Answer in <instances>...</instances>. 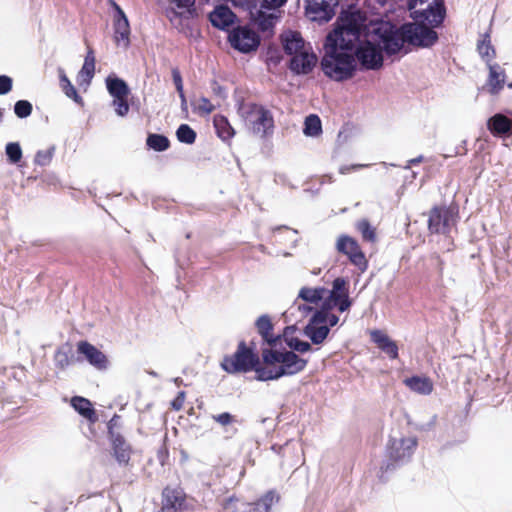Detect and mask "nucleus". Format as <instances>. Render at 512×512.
<instances>
[{
	"instance_id": "13d9d810",
	"label": "nucleus",
	"mask_w": 512,
	"mask_h": 512,
	"mask_svg": "<svg viewBox=\"0 0 512 512\" xmlns=\"http://www.w3.org/2000/svg\"><path fill=\"white\" fill-rule=\"evenodd\" d=\"M366 166L367 165H362V164H355V165H351V166L344 165L339 168V173L340 174H348L352 170H356V169L363 168Z\"/></svg>"
},
{
	"instance_id": "3c124183",
	"label": "nucleus",
	"mask_w": 512,
	"mask_h": 512,
	"mask_svg": "<svg viewBox=\"0 0 512 512\" xmlns=\"http://www.w3.org/2000/svg\"><path fill=\"white\" fill-rule=\"evenodd\" d=\"M293 307H297V309L301 313L302 317H306L310 313H314V311L316 310L312 306H310L309 303H306V302L302 303V304H298L297 301H295Z\"/></svg>"
},
{
	"instance_id": "c03bdc74",
	"label": "nucleus",
	"mask_w": 512,
	"mask_h": 512,
	"mask_svg": "<svg viewBox=\"0 0 512 512\" xmlns=\"http://www.w3.org/2000/svg\"><path fill=\"white\" fill-rule=\"evenodd\" d=\"M112 105L114 106L115 112L118 116L124 117L129 112L127 97L114 98Z\"/></svg>"
},
{
	"instance_id": "79ce46f5",
	"label": "nucleus",
	"mask_w": 512,
	"mask_h": 512,
	"mask_svg": "<svg viewBox=\"0 0 512 512\" xmlns=\"http://www.w3.org/2000/svg\"><path fill=\"white\" fill-rule=\"evenodd\" d=\"M332 309H325L324 306H321L320 309L314 311V313H321L323 317V324L328 325L329 329L334 327L339 322V317L335 314L330 313Z\"/></svg>"
},
{
	"instance_id": "dca6fc26",
	"label": "nucleus",
	"mask_w": 512,
	"mask_h": 512,
	"mask_svg": "<svg viewBox=\"0 0 512 512\" xmlns=\"http://www.w3.org/2000/svg\"><path fill=\"white\" fill-rule=\"evenodd\" d=\"M77 351L79 354H82L85 359L95 368L99 370L107 368L108 360L105 354L89 342L80 341L77 344Z\"/></svg>"
},
{
	"instance_id": "e2e57ef3",
	"label": "nucleus",
	"mask_w": 512,
	"mask_h": 512,
	"mask_svg": "<svg viewBox=\"0 0 512 512\" xmlns=\"http://www.w3.org/2000/svg\"><path fill=\"white\" fill-rule=\"evenodd\" d=\"M421 9H425V5L417 6V7H414V8H409L410 15L412 16V10H421Z\"/></svg>"
},
{
	"instance_id": "2eb2a0df",
	"label": "nucleus",
	"mask_w": 512,
	"mask_h": 512,
	"mask_svg": "<svg viewBox=\"0 0 512 512\" xmlns=\"http://www.w3.org/2000/svg\"><path fill=\"white\" fill-rule=\"evenodd\" d=\"M317 57L310 47L291 56L290 69L296 74H308L316 65Z\"/></svg>"
},
{
	"instance_id": "7ed1b4c3",
	"label": "nucleus",
	"mask_w": 512,
	"mask_h": 512,
	"mask_svg": "<svg viewBox=\"0 0 512 512\" xmlns=\"http://www.w3.org/2000/svg\"><path fill=\"white\" fill-rule=\"evenodd\" d=\"M263 366L256 369L259 381L276 380L283 376L295 375L303 371L307 360L300 358L293 351L264 349L262 351Z\"/></svg>"
},
{
	"instance_id": "f03ea898",
	"label": "nucleus",
	"mask_w": 512,
	"mask_h": 512,
	"mask_svg": "<svg viewBox=\"0 0 512 512\" xmlns=\"http://www.w3.org/2000/svg\"><path fill=\"white\" fill-rule=\"evenodd\" d=\"M355 39H357L356 34L351 30H345L342 22L327 35L325 54L321 61L322 70L327 77L335 81H343L353 76L357 66L356 59L353 57Z\"/></svg>"
},
{
	"instance_id": "bb28decb",
	"label": "nucleus",
	"mask_w": 512,
	"mask_h": 512,
	"mask_svg": "<svg viewBox=\"0 0 512 512\" xmlns=\"http://www.w3.org/2000/svg\"><path fill=\"white\" fill-rule=\"evenodd\" d=\"M71 406L84 418L94 422L96 421V414L92 407L91 402L83 397L75 396L71 399Z\"/></svg>"
},
{
	"instance_id": "ddd939ff",
	"label": "nucleus",
	"mask_w": 512,
	"mask_h": 512,
	"mask_svg": "<svg viewBox=\"0 0 512 512\" xmlns=\"http://www.w3.org/2000/svg\"><path fill=\"white\" fill-rule=\"evenodd\" d=\"M115 14L113 18L114 41L118 47L128 48L130 44V25L124 11L113 2Z\"/></svg>"
},
{
	"instance_id": "20e7f679",
	"label": "nucleus",
	"mask_w": 512,
	"mask_h": 512,
	"mask_svg": "<svg viewBox=\"0 0 512 512\" xmlns=\"http://www.w3.org/2000/svg\"><path fill=\"white\" fill-rule=\"evenodd\" d=\"M240 115L248 131L256 137L265 139L274 132L272 112L263 105L247 103L241 106Z\"/></svg>"
},
{
	"instance_id": "680f3d73",
	"label": "nucleus",
	"mask_w": 512,
	"mask_h": 512,
	"mask_svg": "<svg viewBox=\"0 0 512 512\" xmlns=\"http://www.w3.org/2000/svg\"><path fill=\"white\" fill-rule=\"evenodd\" d=\"M180 100H181V108L183 111H187V100L185 97L184 92L182 94H179Z\"/></svg>"
},
{
	"instance_id": "b1692460",
	"label": "nucleus",
	"mask_w": 512,
	"mask_h": 512,
	"mask_svg": "<svg viewBox=\"0 0 512 512\" xmlns=\"http://www.w3.org/2000/svg\"><path fill=\"white\" fill-rule=\"evenodd\" d=\"M505 73L497 64H489L488 88L493 95L499 93L504 87Z\"/></svg>"
},
{
	"instance_id": "69168bd1",
	"label": "nucleus",
	"mask_w": 512,
	"mask_h": 512,
	"mask_svg": "<svg viewBox=\"0 0 512 512\" xmlns=\"http://www.w3.org/2000/svg\"><path fill=\"white\" fill-rule=\"evenodd\" d=\"M319 273H320V269H319V270H314V271H313V274H315V275H317V274H319Z\"/></svg>"
},
{
	"instance_id": "9d476101",
	"label": "nucleus",
	"mask_w": 512,
	"mask_h": 512,
	"mask_svg": "<svg viewBox=\"0 0 512 512\" xmlns=\"http://www.w3.org/2000/svg\"><path fill=\"white\" fill-rule=\"evenodd\" d=\"M456 224V211L453 208L434 207L430 211L428 228L433 233H448Z\"/></svg>"
},
{
	"instance_id": "c756f323",
	"label": "nucleus",
	"mask_w": 512,
	"mask_h": 512,
	"mask_svg": "<svg viewBox=\"0 0 512 512\" xmlns=\"http://www.w3.org/2000/svg\"><path fill=\"white\" fill-rule=\"evenodd\" d=\"M175 7L167 10V15L171 21L177 16H183L190 12L191 7L194 6L195 0H172Z\"/></svg>"
},
{
	"instance_id": "bf43d9fd",
	"label": "nucleus",
	"mask_w": 512,
	"mask_h": 512,
	"mask_svg": "<svg viewBox=\"0 0 512 512\" xmlns=\"http://www.w3.org/2000/svg\"><path fill=\"white\" fill-rule=\"evenodd\" d=\"M84 62L95 64V56L92 49H89Z\"/></svg>"
},
{
	"instance_id": "6ab92c4d",
	"label": "nucleus",
	"mask_w": 512,
	"mask_h": 512,
	"mask_svg": "<svg viewBox=\"0 0 512 512\" xmlns=\"http://www.w3.org/2000/svg\"><path fill=\"white\" fill-rule=\"evenodd\" d=\"M111 444L113 455L121 466H127L129 464L131 448L130 445L124 440L120 434L111 433Z\"/></svg>"
},
{
	"instance_id": "a18cd8bd",
	"label": "nucleus",
	"mask_w": 512,
	"mask_h": 512,
	"mask_svg": "<svg viewBox=\"0 0 512 512\" xmlns=\"http://www.w3.org/2000/svg\"><path fill=\"white\" fill-rule=\"evenodd\" d=\"M288 345L292 350L300 353L308 352L311 349L310 343L299 340L297 338L290 339Z\"/></svg>"
},
{
	"instance_id": "a878e982",
	"label": "nucleus",
	"mask_w": 512,
	"mask_h": 512,
	"mask_svg": "<svg viewBox=\"0 0 512 512\" xmlns=\"http://www.w3.org/2000/svg\"><path fill=\"white\" fill-rule=\"evenodd\" d=\"M489 130L495 135L512 133V120L503 114H496L488 121Z\"/></svg>"
},
{
	"instance_id": "a211bd4d",
	"label": "nucleus",
	"mask_w": 512,
	"mask_h": 512,
	"mask_svg": "<svg viewBox=\"0 0 512 512\" xmlns=\"http://www.w3.org/2000/svg\"><path fill=\"white\" fill-rule=\"evenodd\" d=\"M235 14L226 5H218L209 14L211 24L219 29L225 30L230 27L235 21Z\"/></svg>"
},
{
	"instance_id": "0eeeda50",
	"label": "nucleus",
	"mask_w": 512,
	"mask_h": 512,
	"mask_svg": "<svg viewBox=\"0 0 512 512\" xmlns=\"http://www.w3.org/2000/svg\"><path fill=\"white\" fill-rule=\"evenodd\" d=\"M352 300L349 296V281L343 277H338L332 282V288L327 290L325 299L321 306L325 309L336 308L339 312H345L350 309Z\"/></svg>"
},
{
	"instance_id": "5fc2aeb1",
	"label": "nucleus",
	"mask_w": 512,
	"mask_h": 512,
	"mask_svg": "<svg viewBox=\"0 0 512 512\" xmlns=\"http://www.w3.org/2000/svg\"><path fill=\"white\" fill-rule=\"evenodd\" d=\"M287 0H263V6L268 9H276L283 6Z\"/></svg>"
},
{
	"instance_id": "37998d69",
	"label": "nucleus",
	"mask_w": 512,
	"mask_h": 512,
	"mask_svg": "<svg viewBox=\"0 0 512 512\" xmlns=\"http://www.w3.org/2000/svg\"><path fill=\"white\" fill-rule=\"evenodd\" d=\"M241 503H245L235 496L227 498L223 503V508L229 512H243L244 508Z\"/></svg>"
},
{
	"instance_id": "412c9836",
	"label": "nucleus",
	"mask_w": 512,
	"mask_h": 512,
	"mask_svg": "<svg viewBox=\"0 0 512 512\" xmlns=\"http://www.w3.org/2000/svg\"><path fill=\"white\" fill-rule=\"evenodd\" d=\"M279 501L275 491H268L255 503H241L243 512H270L271 507Z\"/></svg>"
},
{
	"instance_id": "7c9ffc66",
	"label": "nucleus",
	"mask_w": 512,
	"mask_h": 512,
	"mask_svg": "<svg viewBox=\"0 0 512 512\" xmlns=\"http://www.w3.org/2000/svg\"><path fill=\"white\" fill-rule=\"evenodd\" d=\"M58 74H59L60 87L62 88V90L65 93V95L68 98L73 99L76 103H80L82 99L78 95L77 90L75 89V87L72 85V83L70 82V80L66 76L64 69L59 68L58 69Z\"/></svg>"
},
{
	"instance_id": "393cba45",
	"label": "nucleus",
	"mask_w": 512,
	"mask_h": 512,
	"mask_svg": "<svg viewBox=\"0 0 512 512\" xmlns=\"http://www.w3.org/2000/svg\"><path fill=\"white\" fill-rule=\"evenodd\" d=\"M327 294V289L324 287H302L298 293V299L302 301L318 305L320 302L322 303L325 299V295Z\"/></svg>"
},
{
	"instance_id": "f704fd0d",
	"label": "nucleus",
	"mask_w": 512,
	"mask_h": 512,
	"mask_svg": "<svg viewBox=\"0 0 512 512\" xmlns=\"http://www.w3.org/2000/svg\"><path fill=\"white\" fill-rule=\"evenodd\" d=\"M304 134L307 136H318L321 133L322 126L320 118L317 115H309L304 124Z\"/></svg>"
},
{
	"instance_id": "c85d7f7f",
	"label": "nucleus",
	"mask_w": 512,
	"mask_h": 512,
	"mask_svg": "<svg viewBox=\"0 0 512 512\" xmlns=\"http://www.w3.org/2000/svg\"><path fill=\"white\" fill-rule=\"evenodd\" d=\"M107 89L113 98L127 97L129 88L127 84L119 78H107Z\"/></svg>"
},
{
	"instance_id": "aec40b11",
	"label": "nucleus",
	"mask_w": 512,
	"mask_h": 512,
	"mask_svg": "<svg viewBox=\"0 0 512 512\" xmlns=\"http://www.w3.org/2000/svg\"><path fill=\"white\" fill-rule=\"evenodd\" d=\"M372 341L377 344L378 348L387 354L391 359L398 357V346L396 342L391 340L383 331L372 330L370 332Z\"/></svg>"
},
{
	"instance_id": "864d4df0",
	"label": "nucleus",
	"mask_w": 512,
	"mask_h": 512,
	"mask_svg": "<svg viewBox=\"0 0 512 512\" xmlns=\"http://www.w3.org/2000/svg\"><path fill=\"white\" fill-rule=\"evenodd\" d=\"M95 64L84 62L80 73L91 79L94 75Z\"/></svg>"
},
{
	"instance_id": "49530a36",
	"label": "nucleus",
	"mask_w": 512,
	"mask_h": 512,
	"mask_svg": "<svg viewBox=\"0 0 512 512\" xmlns=\"http://www.w3.org/2000/svg\"><path fill=\"white\" fill-rule=\"evenodd\" d=\"M212 419L223 427L228 426L235 421V417L228 412L213 415Z\"/></svg>"
},
{
	"instance_id": "4c0bfd02",
	"label": "nucleus",
	"mask_w": 512,
	"mask_h": 512,
	"mask_svg": "<svg viewBox=\"0 0 512 512\" xmlns=\"http://www.w3.org/2000/svg\"><path fill=\"white\" fill-rule=\"evenodd\" d=\"M5 154L11 164H17L22 158V149L18 142H9L5 147Z\"/></svg>"
},
{
	"instance_id": "4be33fe9",
	"label": "nucleus",
	"mask_w": 512,
	"mask_h": 512,
	"mask_svg": "<svg viewBox=\"0 0 512 512\" xmlns=\"http://www.w3.org/2000/svg\"><path fill=\"white\" fill-rule=\"evenodd\" d=\"M403 383L412 392L424 396L430 395L434 388L432 380L427 376H412L405 378Z\"/></svg>"
},
{
	"instance_id": "f8f14e48",
	"label": "nucleus",
	"mask_w": 512,
	"mask_h": 512,
	"mask_svg": "<svg viewBox=\"0 0 512 512\" xmlns=\"http://www.w3.org/2000/svg\"><path fill=\"white\" fill-rule=\"evenodd\" d=\"M306 15L315 22H328L335 15L337 0H305Z\"/></svg>"
},
{
	"instance_id": "72a5a7b5",
	"label": "nucleus",
	"mask_w": 512,
	"mask_h": 512,
	"mask_svg": "<svg viewBox=\"0 0 512 512\" xmlns=\"http://www.w3.org/2000/svg\"><path fill=\"white\" fill-rule=\"evenodd\" d=\"M214 126L217 130L219 137L223 140H229L235 134L234 129L223 116H217L214 119Z\"/></svg>"
},
{
	"instance_id": "1a4fd4ad",
	"label": "nucleus",
	"mask_w": 512,
	"mask_h": 512,
	"mask_svg": "<svg viewBox=\"0 0 512 512\" xmlns=\"http://www.w3.org/2000/svg\"><path fill=\"white\" fill-rule=\"evenodd\" d=\"M336 249L339 253L346 255L350 262L361 272H365L367 270L368 261L358 242L354 238L347 235H341L337 239Z\"/></svg>"
},
{
	"instance_id": "6e6d98bb",
	"label": "nucleus",
	"mask_w": 512,
	"mask_h": 512,
	"mask_svg": "<svg viewBox=\"0 0 512 512\" xmlns=\"http://www.w3.org/2000/svg\"><path fill=\"white\" fill-rule=\"evenodd\" d=\"M234 6L249 9L256 4V0H231Z\"/></svg>"
},
{
	"instance_id": "603ef678",
	"label": "nucleus",
	"mask_w": 512,
	"mask_h": 512,
	"mask_svg": "<svg viewBox=\"0 0 512 512\" xmlns=\"http://www.w3.org/2000/svg\"><path fill=\"white\" fill-rule=\"evenodd\" d=\"M185 401V392L181 391L178 393V396L172 401L171 405L174 410H180L183 407Z\"/></svg>"
},
{
	"instance_id": "f3484780",
	"label": "nucleus",
	"mask_w": 512,
	"mask_h": 512,
	"mask_svg": "<svg viewBox=\"0 0 512 512\" xmlns=\"http://www.w3.org/2000/svg\"><path fill=\"white\" fill-rule=\"evenodd\" d=\"M162 510L164 512H178L182 510L185 494L180 488H165L162 493Z\"/></svg>"
},
{
	"instance_id": "39448f33",
	"label": "nucleus",
	"mask_w": 512,
	"mask_h": 512,
	"mask_svg": "<svg viewBox=\"0 0 512 512\" xmlns=\"http://www.w3.org/2000/svg\"><path fill=\"white\" fill-rule=\"evenodd\" d=\"M425 5V9L412 10L413 24L433 31L444 19V7L441 0H410L408 8Z\"/></svg>"
},
{
	"instance_id": "5701e85b",
	"label": "nucleus",
	"mask_w": 512,
	"mask_h": 512,
	"mask_svg": "<svg viewBox=\"0 0 512 512\" xmlns=\"http://www.w3.org/2000/svg\"><path fill=\"white\" fill-rule=\"evenodd\" d=\"M281 38H282L284 51L290 56H292L308 47L305 44L300 33H298V32L287 31L282 34Z\"/></svg>"
},
{
	"instance_id": "f257e3e1",
	"label": "nucleus",
	"mask_w": 512,
	"mask_h": 512,
	"mask_svg": "<svg viewBox=\"0 0 512 512\" xmlns=\"http://www.w3.org/2000/svg\"><path fill=\"white\" fill-rule=\"evenodd\" d=\"M345 30L356 34L353 57L366 70H378L383 65V51L388 55L401 52L405 44L429 47L437 40L435 31L414 24H404L396 29L381 24L372 29L366 27V17L360 11L345 12L340 17Z\"/></svg>"
},
{
	"instance_id": "4d7b16f0",
	"label": "nucleus",
	"mask_w": 512,
	"mask_h": 512,
	"mask_svg": "<svg viewBox=\"0 0 512 512\" xmlns=\"http://www.w3.org/2000/svg\"><path fill=\"white\" fill-rule=\"evenodd\" d=\"M275 18L272 15H269L267 18L259 21V26L262 30H267L273 26Z\"/></svg>"
},
{
	"instance_id": "9b49d317",
	"label": "nucleus",
	"mask_w": 512,
	"mask_h": 512,
	"mask_svg": "<svg viewBox=\"0 0 512 512\" xmlns=\"http://www.w3.org/2000/svg\"><path fill=\"white\" fill-rule=\"evenodd\" d=\"M231 46L242 53H249L258 48L260 38L258 34L247 27H237L229 34Z\"/></svg>"
},
{
	"instance_id": "de8ad7c7",
	"label": "nucleus",
	"mask_w": 512,
	"mask_h": 512,
	"mask_svg": "<svg viewBox=\"0 0 512 512\" xmlns=\"http://www.w3.org/2000/svg\"><path fill=\"white\" fill-rule=\"evenodd\" d=\"M12 79L6 75H0V95L8 94L12 90Z\"/></svg>"
},
{
	"instance_id": "2f4dec72",
	"label": "nucleus",
	"mask_w": 512,
	"mask_h": 512,
	"mask_svg": "<svg viewBox=\"0 0 512 512\" xmlns=\"http://www.w3.org/2000/svg\"><path fill=\"white\" fill-rule=\"evenodd\" d=\"M477 50L481 58L489 63L495 56V50L490 41V35L485 33L478 41Z\"/></svg>"
},
{
	"instance_id": "ea45409f",
	"label": "nucleus",
	"mask_w": 512,
	"mask_h": 512,
	"mask_svg": "<svg viewBox=\"0 0 512 512\" xmlns=\"http://www.w3.org/2000/svg\"><path fill=\"white\" fill-rule=\"evenodd\" d=\"M357 229L362 234L364 240L374 242L376 239L375 229L366 219H362L357 223Z\"/></svg>"
},
{
	"instance_id": "4468645a",
	"label": "nucleus",
	"mask_w": 512,
	"mask_h": 512,
	"mask_svg": "<svg viewBox=\"0 0 512 512\" xmlns=\"http://www.w3.org/2000/svg\"><path fill=\"white\" fill-rule=\"evenodd\" d=\"M322 319L321 313H313L303 330L304 335L315 345L322 344L329 334V327L323 324Z\"/></svg>"
},
{
	"instance_id": "a19ab883",
	"label": "nucleus",
	"mask_w": 512,
	"mask_h": 512,
	"mask_svg": "<svg viewBox=\"0 0 512 512\" xmlns=\"http://www.w3.org/2000/svg\"><path fill=\"white\" fill-rule=\"evenodd\" d=\"M33 110L32 104L27 100H19L14 105V112L19 118H27Z\"/></svg>"
},
{
	"instance_id": "09e8293b",
	"label": "nucleus",
	"mask_w": 512,
	"mask_h": 512,
	"mask_svg": "<svg viewBox=\"0 0 512 512\" xmlns=\"http://www.w3.org/2000/svg\"><path fill=\"white\" fill-rule=\"evenodd\" d=\"M171 72H172V78H173V82L176 87V90H177L178 94H182L184 92V89H183V80H182L180 71L178 70V68H172Z\"/></svg>"
},
{
	"instance_id": "c9c22d12",
	"label": "nucleus",
	"mask_w": 512,
	"mask_h": 512,
	"mask_svg": "<svg viewBox=\"0 0 512 512\" xmlns=\"http://www.w3.org/2000/svg\"><path fill=\"white\" fill-rule=\"evenodd\" d=\"M147 145L149 148L161 152L168 149L169 140L160 134H150L147 138Z\"/></svg>"
},
{
	"instance_id": "423d86ee",
	"label": "nucleus",
	"mask_w": 512,
	"mask_h": 512,
	"mask_svg": "<svg viewBox=\"0 0 512 512\" xmlns=\"http://www.w3.org/2000/svg\"><path fill=\"white\" fill-rule=\"evenodd\" d=\"M258 356L241 342L232 356H227L222 361V368L228 373L247 372L258 368Z\"/></svg>"
},
{
	"instance_id": "6e6552de",
	"label": "nucleus",
	"mask_w": 512,
	"mask_h": 512,
	"mask_svg": "<svg viewBox=\"0 0 512 512\" xmlns=\"http://www.w3.org/2000/svg\"><path fill=\"white\" fill-rule=\"evenodd\" d=\"M416 446L417 440L415 437L391 438L387 445V456L392 463H388L385 469L389 470L390 466L402 464L409 460Z\"/></svg>"
},
{
	"instance_id": "e433bc0d",
	"label": "nucleus",
	"mask_w": 512,
	"mask_h": 512,
	"mask_svg": "<svg viewBox=\"0 0 512 512\" xmlns=\"http://www.w3.org/2000/svg\"><path fill=\"white\" fill-rule=\"evenodd\" d=\"M177 139L181 143L193 144L196 139L195 131L187 124H181L176 131Z\"/></svg>"
},
{
	"instance_id": "052dcab7",
	"label": "nucleus",
	"mask_w": 512,
	"mask_h": 512,
	"mask_svg": "<svg viewBox=\"0 0 512 512\" xmlns=\"http://www.w3.org/2000/svg\"><path fill=\"white\" fill-rule=\"evenodd\" d=\"M422 160H423V156H419V157L409 160L408 164L405 166V169H409L411 167V165L420 163Z\"/></svg>"
},
{
	"instance_id": "58836bf2",
	"label": "nucleus",
	"mask_w": 512,
	"mask_h": 512,
	"mask_svg": "<svg viewBox=\"0 0 512 512\" xmlns=\"http://www.w3.org/2000/svg\"><path fill=\"white\" fill-rule=\"evenodd\" d=\"M194 112L200 115H208L215 109L214 105L206 97H201L192 102Z\"/></svg>"
},
{
	"instance_id": "473e14b6",
	"label": "nucleus",
	"mask_w": 512,
	"mask_h": 512,
	"mask_svg": "<svg viewBox=\"0 0 512 512\" xmlns=\"http://www.w3.org/2000/svg\"><path fill=\"white\" fill-rule=\"evenodd\" d=\"M54 361L58 368L64 369L68 367L72 362V347L69 344H65L58 348L54 355Z\"/></svg>"
},
{
	"instance_id": "0e129e2a",
	"label": "nucleus",
	"mask_w": 512,
	"mask_h": 512,
	"mask_svg": "<svg viewBox=\"0 0 512 512\" xmlns=\"http://www.w3.org/2000/svg\"><path fill=\"white\" fill-rule=\"evenodd\" d=\"M174 381L176 384H180L182 382V380L180 378H175Z\"/></svg>"
},
{
	"instance_id": "8fccbe9b",
	"label": "nucleus",
	"mask_w": 512,
	"mask_h": 512,
	"mask_svg": "<svg viewBox=\"0 0 512 512\" xmlns=\"http://www.w3.org/2000/svg\"><path fill=\"white\" fill-rule=\"evenodd\" d=\"M52 158L51 151H38L35 156V162L38 165L44 166L47 165Z\"/></svg>"
},
{
	"instance_id": "cd10ccee",
	"label": "nucleus",
	"mask_w": 512,
	"mask_h": 512,
	"mask_svg": "<svg viewBox=\"0 0 512 512\" xmlns=\"http://www.w3.org/2000/svg\"><path fill=\"white\" fill-rule=\"evenodd\" d=\"M255 325L259 334L268 344L272 345L277 341V338H274L273 335L271 334L273 325L271 322V318L268 315L264 314L258 317V319L255 322Z\"/></svg>"
}]
</instances>
